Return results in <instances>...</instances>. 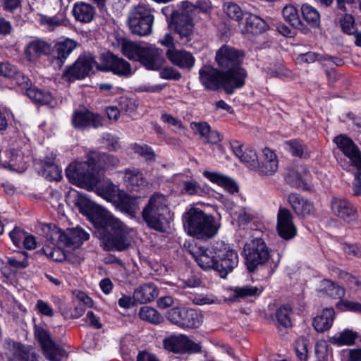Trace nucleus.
<instances>
[{
	"label": "nucleus",
	"instance_id": "1",
	"mask_svg": "<svg viewBox=\"0 0 361 361\" xmlns=\"http://www.w3.org/2000/svg\"><path fill=\"white\" fill-rule=\"evenodd\" d=\"M66 175L71 183L87 190L94 191L106 200L113 202L119 190L111 180L96 170V164L92 157L89 162H75L69 164Z\"/></svg>",
	"mask_w": 361,
	"mask_h": 361
},
{
	"label": "nucleus",
	"instance_id": "2",
	"mask_svg": "<svg viewBox=\"0 0 361 361\" xmlns=\"http://www.w3.org/2000/svg\"><path fill=\"white\" fill-rule=\"evenodd\" d=\"M216 61L221 71L227 75L224 85L229 92L242 87L245 84L247 73L240 65L244 53L229 45H223L216 53Z\"/></svg>",
	"mask_w": 361,
	"mask_h": 361
},
{
	"label": "nucleus",
	"instance_id": "3",
	"mask_svg": "<svg viewBox=\"0 0 361 361\" xmlns=\"http://www.w3.org/2000/svg\"><path fill=\"white\" fill-rule=\"evenodd\" d=\"M97 228L98 236L108 250L122 251L130 245L127 227L111 214Z\"/></svg>",
	"mask_w": 361,
	"mask_h": 361
},
{
	"label": "nucleus",
	"instance_id": "4",
	"mask_svg": "<svg viewBox=\"0 0 361 361\" xmlns=\"http://www.w3.org/2000/svg\"><path fill=\"white\" fill-rule=\"evenodd\" d=\"M183 227L187 233L200 240L214 237L218 231L212 215L198 208L192 207L183 216Z\"/></svg>",
	"mask_w": 361,
	"mask_h": 361
},
{
	"label": "nucleus",
	"instance_id": "5",
	"mask_svg": "<svg viewBox=\"0 0 361 361\" xmlns=\"http://www.w3.org/2000/svg\"><path fill=\"white\" fill-rule=\"evenodd\" d=\"M122 50L126 57L140 61L148 70H158L164 62L163 51L152 45L128 42L123 44Z\"/></svg>",
	"mask_w": 361,
	"mask_h": 361
},
{
	"label": "nucleus",
	"instance_id": "6",
	"mask_svg": "<svg viewBox=\"0 0 361 361\" xmlns=\"http://www.w3.org/2000/svg\"><path fill=\"white\" fill-rule=\"evenodd\" d=\"M168 214L169 210L167 199L160 193H154L142 210V217L147 224L159 231L165 229Z\"/></svg>",
	"mask_w": 361,
	"mask_h": 361
},
{
	"label": "nucleus",
	"instance_id": "7",
	"mask_svg": "<svg viewBox=\"0 0 361 361\" xmlns=\"http://www.w3.org/2000/svg\"><path fill=\"white\" fill-rule=\"evenodd\" d=\"M154 20L152 10L145 5H139L130 11L128 25L133 34L147 36L152 32Z\"/></svg>",
	"mask_w": 361,
	"mask_h": 361
},
{
	"label": "nucleus",
	"instance_id": "8",
	"mask_svg": "<svg viewBox=\"0 0 361 361\" xmlns=\"http://www.w3.org/2000/svg\"><path fill=\"white\" fill-rule=\"evenodd\" d=\"M245 265L250 272H254L259 267L266 264L269 257V249L264 240L256 238L247 244L244 249Z\"/></svg>",
	"mask_w": 361,
	"mask_h": 361
},
{
	"label": "nucleus",
	"instance_id": "9",
	"mask_svg": "<svg viewBox=\"0 0 361 361\" xmlns=\"http://www.w3.org/2000/svg\"><path fill=\"white\" fill-rule=\"evenodd\" d=\"M214 251L217 262L216 271L222 278H226L238 264V253L230 245L226 244L224 241L215 242Z\"/></svg>",
	"mask_w": 361,
	"mask_h": 361
},
{
	"label": "nucleus",
	"instance_id": "10",
	"mask_svg": "<svg viewBox=\"0 0 361 361\" xmlns=\"http://www.w3.org/2000/svg\"><path fill=\"white\" fill-rule=\"evenodd\" d=\"M185 9L180 13L173 16L172 21L174 25L176 33L179 36L180 40L183 43H188L192 39L194 32L192 13L195 7L190 3H183Z\"/></svg>",
	"mask_w": 361,
	"mask_h": 361
},
{
	"label": "nucleus",
	"instance_id": "11",
	"mask_svg": "<svg viewBox=\"0 0 361 361\" xmlns=\"http://www.w3.org/2000/svg\"><path fill=\"white\" fill-rule=\"evenodd\" d=\"M35 338L39 342L45 357L49 361H61L66 356L65 350L56 345L46 329L39 325H35L34 329Z\"/></svg>",
	"mask_w": 361,
	"mask_h": 361
},
{
	"label": "nucleus",
	"instance_id": "12",
	"mask_svg": "<svg viewBox=\"0 0 361 361\" xmlns=\"http://www.w3.org/2000/svg\"><path fill=\"white\" fill-rule=\"evenodd\" d=\"M167 319L182 328H197L202 323V315L193 309L171 308L166 314Z\"/></svg>",
	"mask_w": 361,
	"mask_h": 361
},
{
	"label": "nucleus",
	"instance_id": "13",
	"mask_svg": "<svg viewBox=\"0 0 361 361\" xmlns=\"http://www.w3.org/2000/svg\"><path fill=\"white\" fill-rule=\"evenodd\" d=\"M199 78L202 85L207 90H216L223 88L227 94H232L235 89L229 92L226 88L227 75L210 66H204L199 71Z\"/></svg>",
	"mask_w": 361,
	"mask_h": 361
},
{
	"label": "nucleus",
	"instance_id": "14",
	"mask_svg": "<svg viewBox=\"0 0 361 361\" xmlns=\"http://www.w3.org/2000/svg\"><path fill=\"white\" fill-rule=\"evenodd\" d=\"M74 204L82 214L94 218L97 227L102 222V220H105L111 214L109 211L97 205L87 196L80 193L77 194Z\"/></svg>",
	"mask_w": 361,
	"mask_h": 361
},
{
	"label": "nucleus",
	"instance_id": "15",
	"mask_svg": "<svg viewBox=\"0 0 361 361\" xmlns=\"http://www.w3.org/2000/svg\"><path fill=\"white\" fill-rule=\"evenodd\" d=\"M102 64L97 68L104 71H111L119 76L128 77L134 71L130 64L123 58L118 57L111 53L102 55Z\"/></svg>",
	"mask_w": 361,
	"mask_h": 361
},
{
	"label": "nucleus",
	"instance_id": "16",
	"mask_svg": "<svg viewBox=\"0 0 361 361\" xmlns=\"http://www.w3.org/2000/svg\"><path fill=\"white\" fill-rule=\"evenodd\" d=\"M165 348L175 353H197L201 351L199 343L189 339L185 335L171 336L164 341Z\"/></svg>",
	"mask_w": 361,
	"mask_h": 361
},
{
	"label": "nucleus",
	"instance_id": "17",
	"mask_svg": "<svg viewBox=\"0 0 361 361\" xmlns=\"http://www.w3.org/2000/svg\"><path fill=\"white\" fill-rule=\"evenodd\" d=\"M276 231L279 235L286 240H291L297 235L298 229L293 222V216L288 209H279L277 214Z\"/></svg>",
	"mask_w": 361,
	"mask_h": 361
},
{
	"label": "nucleus",
	"instance_id": "18",
	"mask_svg": "<svg viewBox=\"0 0 361 361\" xmlns=\"http://www.w3.org/2000/svg\"><path fill=\"white\" fill-rule=\"evenodd\" d=\"M338 149L350 159L357 170L361 171V152L356 144L348 136L339 135L334 138Z\"/></svg>",
	"mask_w": 361,
	"mask_h": 361
},
{
	"label": "nucleus",
	"instance_id": "19",
	"mask_svg": "<svg viewBox=\"0 0 361 361\" xmlns=\"http://www.w3.org/2000/svg\"><path fill=\"white\" fill-rule=\"evenodd\" d=\"M338 149L350 159L357 170L361 171V152L356 144L348 136L339 135L334 138Z\"/></svg>",
	"mask_w": 361,
	"mask_h": 361
},
{
	"label": "nucleus",
	"instance_id": "20",
	"mask_svg": "<svg viewBox=\"0 0 361 361\" xmlns=\"http://www.w3.org/2000/svg\"><path fill=\"white\" fill-rule=\"evenodd\" d=\"M332 214L346 223H352L357 219V212L353 204L343 197H334L330 202Z\"/></svg>",
	"mask_w": 361,
	"mask_h": 361
},
{
	"label": "nucleus",
	"instance_id": "21",
	"mask_svg": "<svg viewBox=\"0 0 361 361\" xmlns=\"http://www.w3.org/2000/svg\"><path fill=\"white\" fill-rule=\"evenodd\" d=\"M96 66L94 57L90 54L81 55L68 71L71 77L76 79L84 78L90 74Z\"/></svg>",
	"mask_w": 361,
	"mask_h": 361
},
{
	"label": "nucleus",
	"instance_id": "22",
	"mask_svg": "<svg viewBox=\"0 0 361 361\" xmlns=\"http://www.w3.org/2000/svg\"><path fill=\"white\" fill-rule=\"evenodd\" d=\"M279 168V161L274 152L269 148H264L259 157H258L257 171L260 174L271 176L276 172Z\"/></svg>",
	"mask_w": 361,
	"mask_h": 361
},
{
	"label": "nucleus",
	"instance_id": "23",
	"mask_svg": "<svg viewBox=\"0 0 361 361\" xmlns=\"http://www.w3.org/2000/svg\"><path fill=\"white\" fill-rule=\"evenodd\" d=\"M72 123L77 128H84L90 126L98 128L102 126V119L99 114L89 111H76L73 115Z\"/></svg>",
	"mask_w": 361,
	"mask_h": 361
},
{
	"label": "nucleus",
	"instance_id": "24",
	"mask_svg": "<svg viewBox=\"0 0 361 361\" xmlns=\"http://www.w3.org/2000/svg\"><path fill=\"white\" fill-rule=\"evenodd\" d=\"M166 56L172 64L181 68L191 69L195 63L194 56L185 50L169 49Z\"/></svg>",
	"mask_w": 361,
	"mask_h": 361
},
{
	"label": "nucleus",
	"instance_id": "25",
	"mask_svg": "<svg viewBox=\"0 0 361 361\" xmlns=\"http://www.w3.org/2000/svg\"><path fill=\"white\" fill-rule=\"evenodd\" d=\"M191 254L202 269H213L216 270L217 262L216 255H214V245L210 249L199 247L197 251L191 252Z\"/></svg>",
	"mask_w": 361,
	"mask_h": 361
},
{
	"label": "nucleus",
	"instance_id": "26",
	"mask_svg": "<svg viewBox=\"0 0 361 361\" xmlns=\"http://www.w3.org/2000/svg\"><path fill=\"white\" fill-rule=\"evenodd\" d=\"M42 231L45 238V246H64L65 231L54 224H43Z\"/></svg>",
	"mask_w": 361,
	"mask_h": 361
},
{
	"label": "nucleus",
	"instance_id": "27",
	"mask_svg": "<svg viewBox=\"0 0 361 361\" xmlns=\"http://www.w3.org/2000/svg\"><path fill=\"white\" fill-rule=\"evenodd\" d=\"M232 148L235 156L241 162L246 164L251 169H257L258 156L255 149L240 145L237 142L232 145Z\"/></svg>",
	"mask_w": 361,
	"mask_h": 361
},
{
	"label": "nucleus",
	"instance_id": "28",
	"mask_svg": "<svg viewBox=\"0 0 361 361\" xmlns=\"http://www.w3.org/2000/svg\"><path fill=\"white\" fill-rule=\"evenodd\" d=\"M288 200L298 216L306 217L314 214L315 211L314 204L308 200L297 194H291L288 197Z\"/></svg>",
	"mask_w": 361,
	"mask_h": 361
},
{
	"label": "nucleus",
	"instance_id": "29",
	"mask_svg": "<svg viewBox=\"0 0 361 361\" xmlns=\"http://www.w3.org/2000/svg\"><path fill=\"white\" fill-rule=\"evenodd\" d=\"M202 174L212 183L224 188L231 194H234L238 192V186L237 183L233 179L227 176L217 172H211L208 171H204Z\"/></svg>",
	"mask_w": 361,
	"mask_h": 361
},
{
	"label": "nucleus",
	"instance_id": "30",
	"mask_svg": "<svg viewBox=\"0 0 361 361\" xmlns=\"http://www.w3.org/2000/svg\"><path fill=\"white\" fill-rule=\"evenodd\" d=\"M158 296V290L153 283H145L137 288L133 293V300L144 304L153 301Z\"/></svg>",
	"mask_w": 361,
	"mask_h": 361
},
{
	"label": "nucleus",
	"instance_id": "31",
	"mask_svg": "<svg viewBox=\"0 0 361 361\" xmlns=\"http://www.w3.org/2000/svg\"><path fill=\"white\" fill-rule=\"evenodd\" d=\"M5 354L8 361H23V355L28 353L26 350V345L11 339H7L4 343Z\"/></svg>",
	"mask_w": 361,
	"mask_h": 361
},
{
	"label": "nucleus",
	"instance_id": "32",
	"mask_svg": "<svg viewBox=\"0 0 361 361\" xmlns=\"http://www.w3.org/2000/svg\"><path fill=\"white\" fill-rule=\"evenodd\" d=\"M50 51V45L41 39L29 42L25 49V55L28 61H34L41 55L47 54Z\"/></svg>",
	"mask_w": 361,
	"mask_h": 361
},
{
	"label": "nucleus",
	"instance_id": "33",
	"mask_svg": "<svg viewBox=\"0 0 361 361\" xmlns=\"http://www.w3.org/2000/svg\"><path fill=\"white\" fill-rule=\"evenodd\" d=\"M89 234L82 228L76 227L65 231L64 247H77L89 238Z\"/></svg>",
	"mask_w": 361,
	"mask_h": 361
},
{
	"label": "nucleus",
	"instance_id": "34",
	"mask_svg": "<svg viewBox=\"0 0 361 361\" xmlns=\"http://www.w3.org/2000/svg\"><path fill=\"white\" fill-rule=\"evenodd\" d=\"M72 12L77 21L82 23H87L93 20L95 14V9L89 4L78 2L74 4Z\"/></svg>",
	"mask_w": 361,
	"mask_h": 361
},
{
	"label": "nucleus",
	"instance_id": "35",
	"mask_svg": "<svg viewBox=\"0 0 361 361\" xmlns=\"http://www.w3.org/2000/svg\"><path fill=\"white\" fill-rule=\"evenodd\" d=\"M335 312L333 308L324 309L322 313L313 320V326L318 332L329 330L334 320Z\"/></svg>",
	"mask_w": 361,
	"mask_h": 361
},
{
	"label": "nucleus",
	"instance_id": "36",
	"mask_svg": "<svg viewBox=\"0 0 361 361\" xmlns=\"http://www.w3.org/2000/svg\"><path fill=\"white\" fill-rule=\"evenodd\" d=\"M76 47L77 42L68 38L56 43L55 45L56 63L61 65Z\"/></svg>",
	"mask_w": 361,
	"mask_h": 361
},
{
	"label": "nucleus",
	"instance_id": "37",
	"mask_svg": "<svg viewBox=\"0 0 361 361\" xmlns=\"http://www.w3.org/2000/svg\"><path fill=\"white\" fill-rule=\"evenodd\" d=\"M113 203L121 211L130 215L135 214L137 209V199L128 195L123 191H120Z\"/></svg>",
	"mask_w": 361,
	"mask_h": 361
},
{
	"label": "nucleus",
	"instance_id": "38",
	"mask_svg": "<svg viewBox=\"0 0 361 361\" xmlns=\"http://www.w3.org/2000/svg\"><path fill=\"white\" fill-rule=\"evenodd\" d=\"M245 15V28L246 32L253 34H259L268 29L267 23L261 18L248 13H246Z\"/></svg>",
	"mask_w": 361,
	"mask_h": 361
},
{
	"label": "nucleus",
	"instance_id": "39",
	"mask_svg": "<svg viewBox=\"0 0 361 361\" xmlns=\"http://www.w3.org/2000/svg\"><path fill=\"white\" fill-rule=\"evenodd\" d=\"M125 182L132 188L144 186L146 180L143 174L137 169H128L124 171Z\"/></svg>",
	"mask_w": 361,
	"mask_h": 361
},
{
	"label": "nucleus",
	"instance_id": "40",
	"mask_svg": "<svg viewBox=\"0 0 361 361\" xmlns=\"http://www.w3.org/2000/svg\"><path fill=\"white\" fill-rule=\"evenodd\" d=\"M356 338L357 334L355 332L349 329H345L331 337L329 341L331 343L338 346L349 345L353 344Z\"/></svg>",
	"mask_w": 361,
	"mask_h": 361
},
{
	"label": "nucleus",
	"instance_id": "41",
	"mask_svg": "<svg viewBox=\"0 0 361 361\" xmlns=\"http://www.w3.org/2000/svg\"><path fill=\"white\" fill-rule=\"evenodd\" d=\"M304 20L313 27H317L320 25V15L317 10L308 4H303L301 8Z\"/></svg>",
	"mask_w": 361,
	"mask_h": 361
},
{
	"label": "nucleus",
	"instance_id": "42",
	"mask_svg": "<svg viewBox=\"0 0 361 361\" xmlns=\"http://www.w3.org/2000/svg\"><path fill=\"white\" fill-rule=\"evenodd\" d=\"M26 94L30 99L41 104H51L53 99L50 92L37 87L28 89Z\"/></svg>",
	"mask_w": 361,
	"mask_h": 361
},
{
	"label": "nucleus",
	"instance_id": "43",
	"mask_svg": "<svg viewBox=\"0 0 361 361\" xmlns=\"http://www.w3.org/2000/svg\"><path fill=\"white\" fill-rule=\"evenodd\" d=\"M291 314L292 307L290 305L286 304L280 306L275 313L278 324L285 328L290 327L291 326Z\"/></svg>",
	"mask_w": 361,
	"mask_h": 361
},
{
	"label": "nucleus",
	"instance_id": "44",
	"mask_svg": "<svg viewBox=\"0 0 361 361\" xmlns=\"http://www.w3.org/2000/svg\"><path fill=\"white\" fill-rule=\"evenodd\" d=\"M321 290L335 299L342 298L345 295V289L343 287L327 279L322 281Z\"/></svg>",
	"mask_w": 361,
	"mask_h": 361
},
{
	"label": "nucleus",
	"instance_id": "45",
	"mask_svg": "<svg viewBox=\"0 0 361 361\" xmlns=\"http://www.w3.org/2000/svg\"><path fill=\"white\" fill-rule=\"evenodd\" d=\"M139 317L142 320L154 324H160L163 321L161 315L154 308L144 306L139 311Z\"/></svg>",
	"mask_w": 361,
	"mask_h": 361
},
{
	"label": "nucleus",
	"instance_id": "46",
	"mask_svg": "<svg viewBox=\"0 0 361 361\" xmlns=\"http://www.w3.org/2000/svg\"><path fill=\"white\" fill-rule=\"evenodd\" d=\"M302 167L290 169L286 176L287 182L294 188H301L305 186Z\"/></svg>",
	"mask_w": 361,
	"mask_h": 361
},
{
	"label": "nucleus",
	"instance_id": "47",
	"mask_svg": "<svg viewBox=\"0 0 361 361\" xmlns=\"http://www.w3.org/2000/svg\"><path fill=\"white\" fill-rule=\"evenodd\" d=\"M283 18L293 27L298 28L301 25L297 8L293 5H286L282 11Z\"/></svg>",
	"mask_w": 361,
	"mask_h": 361
},
{
	"label": "nucleus",
	"instance_id": "48",
	"mask_svg": "<svg viewBox=\"0 0 361 361\" xmlns=\"http://www.w3.org/2000/svg\"><path fill=\"white\" fill-rule=\"evenodd\" d=\"M64 246H50L49 245L43 247L45 255L55 262H63L66 259V254L62 250Z\"/></svg>",
	"mask_w": 361,
	"mask_h": 361
},
{
	"label": "nucleus",
	"instance_id": "49",
	"mask_svg": "<svg viewBox=\"0 0 361 361\" xmlns=\"http://www.w3.org/2000/svg\"><path fill=\"white\" fill-rule=\"evenodd\" d=\"M224 11L228 17L238 21L240 25L243 14L241 8L237 4L233 3L225 4Z\"/></svg>",
	"mask_w": 361,
	"mask_h": 361
},
{
	"label": "nucleus",
	"instance_id": "50",
	"mask_svg": "<svg viewBox=\"0 0 361 361\" xmlns=\"http://www.w3.org/2000/svg\"><path fill=\"white\" fill-rule=\"evenodd\" d=\"M233 298H243L250 296H254L258 293L259 289L256 286H245L233 288Z\"/></svg>",
	"mask_w": 361,
	"mask_h": 361
},
{
	"label": "nucleus",
	"instance_id": "51",
	"mask_svg": "<svg viewBox=\"0 0 361 361\" xmlns=\"http://www.w3.org/2000/svg\"><path fill=\"white\" fill-rule=\"evenodd\" d=\"M289 152L293 155L299 157L309 155L307 147L298 140H290L287 142Z\"/></svg>",
	"mask_w": 361,
	"mask_h": 361
},
{
	"label": "nucleus",
	"instance_id": "52",
	"mask_svg": "<svg viewBox=\"0 0 361 361\" xmlns=\"http://www.w3.org/2000/svg\"><path fill=\"white\" fill-rule=\"evenodd\" d=\"M94 158L95 164H96V169L100 166H102V164H100V159H102L104 161L106 160L108 161V164H111L112 166H117L119 164V160L113 156L107 155L106 154H100L96 152H92L88 155L87 161L85 162H89L90 159Z\"/></svg>",
	"mask_w": 361,
	"mask_h": 361
},
{
	"label": "nucleus",
	"instance_id": "53",
	"mask_svg": "<svg viewBox=\"0 0 361 361\" xmlns=\"http://www.w3.org/2000/svg\"><path fill=\"white\" fill-rule=\"evenodd\" d=\"M340 24L342 30L348 35H351L353 31L356 30L354 17L350 14H345L340 20Z\"/></svg>",
	"mask_w": 361,
	"mask_h": 361
},
{
	"label": "nucleus",
	"instance_id": "54",
	"mask_svg": "<svg viewBox=\"0 0 361 361\" xmlns=\"http://www.w3.org/2000/svg\"><path fill=\"white\" fill-rule=\"evenodd\" d=\"M183 191L190 195H200L203 189L195 180H185L183 183Z\"/></svg>",
	"mask_w": 361,
	"mask_h": 361
},
{
	"label": "nucleus",
	"instance_id": "55",
	"mask_svg": "<svg viewBox=\"0 0 361 361\" xmlns=\"http://www.w3.org/2000/svg\"><path fill=\"white\" fill-rule=\"evenodd\" d=\"M7 263L13 268L21 269L26 268L28 266V260L27 256L23 254L18 257H7Z\"/></svg>",
	"mask_w": 361,
	"mask_h": 361
},
{
	"label": "nucleus",
	"instance_id": "56",
	"mask_svg": "<svg viewBox=\"0 0 361 361\" xmlns=\"http://www.w3.org/2000/svg\"><path fill=\"white\" fill-rule=\"evenodd\" d=\"M44 174L45 177L49 180L59 181L61 179V169L58 166L51 167H44Z\"/></svg>",
	"mask_w": 361,
	"mask_h": 361
},
{
	"label": "nucleus",
	"instance_id": "57",
	"mask_svg": "<svg viewBox=\"0 0 361 361\" xmlns=\"http://www.w3.org/2000/svg\"><path fill=\"white\" fill-rule=\"evenodd\" d=\"M135 153L145 157L147 161H152L154 159V153L152 148L147 145H135L134 146Z\"/></svg>",
	"mask_w": 361,
	"mask_h": 361
},
{
	"label": "nucleus",
	"instance_id": "58",
	"mask_svg": "<svg viewBox=\"0 0 361 361\" xmlns=\"http://www.w3.org/2000/svg\"><path fill=\"white\" fill-rule=\"evenodd\" d=\"M18 74L16 67L8 62L0 64V75L4 77L13 78Z\"/></svg>",
	"mask_w": 361,
	"mask_h": 361
},
{
	"label": "nucleus",
	"instance_id": "59",
	"mask_svg": "<svg viewBox=\"0 0 361 361\" xmlns=\"http://www.w3.org/2000/svg\"><path fill=\"white\" fill-rule=\"evenodd\" d=\"M16 80V84L21 87L23 90H25V94L27 93V90L31 89L32 82L24 74L18 71V74L13 78Z\"/></svg>",
	"mask_w": 361,
	"mask_h": 361
},
{
	"label": "nucleus",
	"instance_id": "60",
	"mask_svg": "<svg viewBox=\"0 0 361 361\" xmlns=\"http://www.w3.org/2000/svg\"><path fill=\"white\" fill-rule=\"evenodd\" d=\"M216 300L212 295H197L192 298V302L197 305L214 304Z\"/></svg>",
	"mask_w": 361,
	"mask_h": 361
},
{
	"label": "nucleus",
	"instance_id": "61",
	"mask_svg": "<svg viewBox=\"0 0 361 361\" xmlns=\"http://www.w3.org/2000/svg\"><path fill=\"white\" fill-rule=\"evenodd\" d=\"M36 307L39 312L44 316L52 317L54 314L52 307L42 300H38Z\"/></svg>",
	"mask_w": 361,
	"mask_h": 361
},
{
	"label": "nucleus",
	"instance_id": "62",
	"mask_svg": "<svg viewBox=\"0 0 361 361\" xmlns=\"http://www.w3.org/2000/svg\"><path fill=\"white\" fill-rule=\"evenodd\" d=\"M25 233L17 228H15L12 231L9 233V236L12 240L13 244L16 246H18L21 243H23V239L25 236Z\"/></svg>",
	"mask_w": 361,
	"mask_h": 361
},
{
	"label": "nucleus",
	"instance_id": "63",
	"mask_svg": "<svg viewBox=\"0 0 361 361\" xmlns=\"http://www.w3.org/2000/svg\"><path fill=\"white\" fill-rule=\"evenodd\" d=\"M191 127L192 129L196 130L202 137H205L209 133L210 126L205 122L202 123H192Z\"/></svg>",
	"mask_w": 361,
	"mask_h": 361
},
{
	"label": "nucleus",
	"instance_id": "64",
	"mask_svg": "<svg viewBox=\"0 0 361 361\" xmlns=\"http://www.w3.org/2000/svg\"><path fill=\"white\" fill-rule=\"evenodd\" d=\"M353 191L354 195H360L361 194V170H357L355 175L353 183Z\"/></svg>",
	"mask_w": 361,
	"mask_h": 361
}]
</instances>
